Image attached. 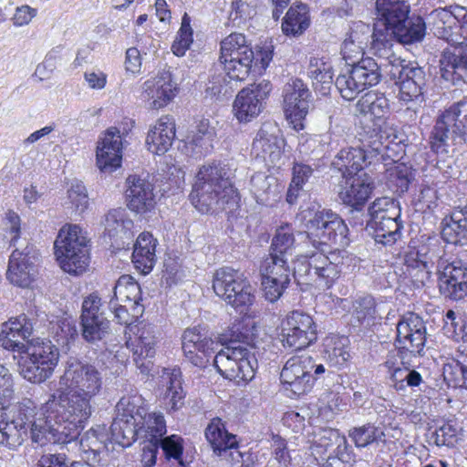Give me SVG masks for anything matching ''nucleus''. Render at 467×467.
I'll return each mask as SVG.
<instances>
[{
  "label": "nucleus",
  "mask_w": 467,
  "mask_h": 467,
  "mask_svg": "<svg viewBox=\"0 0 467 467\" xmlns=\"http://www.w3.org/2000/svg\"><path fill=\"white\" fill-rule=\"evenodd\" d=\"M17 362L19 374L27 381L40 384L49 379L59 360V349L50 340L40 337L28 340Z\"/></svg>",
  "instance_id": "nucleus-10"
},
{
  "label": "nucleus",
  "mask_w": 467,
  "mask_h": 467,
  "mask_svg": "<svg viewBox=\"0 0 467 467\" xmlns=\"http://www.w3.org/2000/svg\"><path fill=\"white\" fill-rule=\"evenodd\" d=\"M175 138V122L170 116H163L150 130L146 143L149 150L161 155L172 145Z\"/></svg>",
  "instance_id": "nucleus-30"
},
{
  "label": "nucleus",
  "mask_w": 467,
  "mask_h": 467,
  "mask_svg": "<svg viewBox=\"0 0 467 467\" xmlns=\"http://www.w3.org/2000/svg\"><path fill=\"white\" fill-rule=\"evenodd\" d=\"M379 17L375 16V23L371 34L372 41L370 44V51L380 59V61H384L395 54L393 46L396 37L393 34H390L388 26H384L383 23L379 26Z\"/></svg>",
  "instance_id": "nucleus-36"
},
{
  "label": "nucleus",
  "mask_w": 467,
  "mask_h": 467,
  "mask_svg": "<svg viewBox=\"0 0 467 467\" xmlns=\"http://www.w3.org/2000/svg\"><path fill=\"white\" fill-rule=\"evenodd\" d=\"M234 169L228 163L213 162L200 168L190 193V200L202 213L225 212L233 214L239 208L240 197L231 182Z\"/></svg>",
  "instance_id": "nucleus-3"
},
{
  "label": "nucleus",
  "mask_w": 467,
  "mask_h": 467,
  "mask_svg": "<svg viewBox=\"0 0 467 467\" xmlns=\"http://www.w3.org/2000/svg\"><path fill=\"white\" fill-rule=\"evenodd\" d=\"M441 76L453 85L467 83V46L445 51L440 60Z\"/></svg>",
  "instance_id": "nucleus-28"
},
{
  "label": "nucleus",
  "mask_w": 467,
  "mask_h": 467,
  "mask_svg": "<svg viewBox=\"0 0 467 467\" xmlns=\"http://www.w3.org/2000/svg\"><path fill=\"white\" fill-rule=\"evenodd\" d=\"M270 255L260 266L262 276L291 282V277L297 284L316 283L319 286L329 288L340 276L343 256L340 252H332L328 255L320 252L301 254L292 260Z\"/></svg>",
  "instance_id": "nucleus-2"
},
{
  "label": "nucleus",
  "mask_w": 467,
  "mask_h": 467,
  "mask_svg": "<svg viewBox=\"0 0 467 467\" xmlns=\"http://www.w3.org/2000/svg\"><path fill=\"white\" fill-rule=\"evenodd\" d=\"M438 286L441 296L452 301L467 296V263L456 259L438 264Z\"/></svg>",
  "instance_id": "nucleus-17"
},
{
  "label": "nucleus",
  "mask_w": 467,
  "mask_h": 467,
  "mask_svg": "<svg viewBox=\"0 0 467 467\" xmlns=\"http://www.w3.org/2000/svg\"><path fill=\"white\" fill-rule=\"evenodd\" d=\"M184 397L185 394L181 382V371L173 369L165 393L166 404L170 407V410H177L183 405Z\"/></svg>",
  "instance_id": "nucleus-58"
},
{
  "label": "nucleus",
  "mask_w": 467,
  "mask_h": 467,
  "mask_svg": "<svg viewBox=\"0 0 467 467\" xmlns=\"http://www.w3.org/2000/svg\"><path fill=\"white\" fill-rule=\"evenodd\" d=\"M279 134L280 130L275 123L265 122L253 141V152L269 167L281 165L284 140Z\"/></svg>",
  "instance_id": "nucleus-20"
},
{
  "label": "nucleus",
  "mask_w": 467,
  "mask_h": 467,
  "mask_svg": "<svg viewBox=\"0 0 467 467\" xmlns=\"http://www.w3.org/2000/svg\"><path fill=\"white\" fill-rule=\"evenodd\" d=\"M427 247L421 246L417 251L416 258L409 264L410 275L418 286H423L431 277V263L428 258Z\"/></svg>",
  "instance_id": "nucleus-49"
},
{
  "label": "nucleus",
  "mask_w": 467,
  "mask_h": 467,
  "mask_svg": "<svg viewBox=\"0 0 467 467\" xmlns=\"http://www.w3.org/2000/svg\"><path fill=\"white\" fill-rule=\"evenodd\" d=\"M205 438L213 454L228 463L240 462L242 453L238 451L236 436L229 433L220 418H213L204 431Z\"/></svg>",
  "instance_id": "nucleus-21"
},
{
  "label": "nucleus",
  "mask_w": 467,
  "mask_h": 467,
  "mask_svg": "<svg viewBox=\"0 0 467 467\" xmlns=\"http://www.w3.org/2000/svg\"><path fill=\"white\" fill-rule=\"evenodd\" d=\"M253 62L254 59H248L247 54H244V58L230 61L218 67L224 72V78H228L230 81L241 82L249 76ZM223 80L226 81L225 78Z\"/></svg>",
  "instance_id": "nucleus-55"
},
{
  "label": "nucleus",
  "mask_w": 467,
  "mask_h": 467,
  "mask_svg": "<svg viewBox=\"0 0 467 467\" xmlns=\"http://www.w3.org/2000/svg\"><path fill=\"white\" fill-rule=\"evenodd\" d=\"M281 336L285 348L301 350L317 340V326L310 315L295 310L283 321Z\"/></svg>",
  "instance_id": "nucleus-15"
},
{
  "label": "nucleus",
  "mask_w": 467,
  "mask_h": 467,
  "mask_svg": "<svg viewBox=\"0 0 467 467\" xmlns=\"http://www.w3.org/2000/svg\"><path fill=\"white\" fill-rule=\"evenodd\" d=\"M28 432L26 429L16 424L6 414L5 420L0 422V445L15 450L26 439Z\"/></svg>",
  "instance_id": "nucleus-48"
},
{
  "label": "nucleus",
  "mask_w": 467,
  "mask_h": 467,
  "mask_svg": "<svg viewBox=\"0 0 467 467\" xmlns=\"http://www.w3.org/2000/svg\"><path fill=\"white\" fill-rule=\"evenodd\" d=\"M12 246L15 250L9 257L6 277L16 285L27 287L37 273L36 266L37 253L34 245L26 240L18 242L15 238Z\"/></svg>",
  "instance_id": "nucleus-14"
},
{
  "label": "nucleus",
  "mask_w": 467,
  "mask_h": 467,
  "mask_svg": "<svg viewBox=\"0 0 467 467\" xmlns=\"http://www.w3.org/2000/svg\"><path fill=\"white\" fill-rule=\"evenodd\" d=\"M443 378L450 386L467 389V354L443 367Z\"/></svg>",
  "instance_id": "nucleus-52"
},
{
  "label": "nucleus",
  "mask_w": 467,
  "mask_h": 467,
  "mask_svg": "<svg viewBox=\"0 0 467 467\" xmlns=\"http://www.w3.org/2000/svg\"><path fill=\"white\" fill-rule=\"evenodd\" d=\"M284 110L296 130L305 128V119L310 107V91L299 78L288 81L283 90Z\"/></svg>",
  "instance_id": "nucleus-18"
},
{
  "label": "nucleus",
  "mask_w": 467,
  "mask_h": 467,
  "mask_svg": "<svg viewBox=\"0 0 467 467\" xmlns=\"http://www.w3.org/2000/svg\"><path fill=\"white\" fill-rule=\"evenodd\" d=\"M335 86L342 98L346 100L354 99L360 92L363 91V86L357 78L352 67L348 74L339 75L337 78Z\"/></svg>",
  "instance_id": "nucleus-56"
},
{
  "label": "nucleus",
  "mask_w": 467,
  "mask_h": 467,
  "mask_svg": "<svg viewBox=\"0 0 467 467\" xmlns=\"http://www.w3.org/2000/svg\"><path fill=\"white\" fill-rule=\"evenodd\" d=\"M366 228L372 232L377 243L393 244L401 236L402 224L400 221V204L394 199H376L368 207Z\"/></svg>",
  "instance_id": "nucleus-12"
},
{
  "label": "nucleus",
  "mask_w": 467,
  "mask_h": 467,
  "mask_svg": "<svg viewBox=\"0 0 467 467\" xmlns=\"http://www.w3.org/2000/svg\"><path fill=\"white\" fill-rule=\"evenodd\" d=\"M141 88L142 99L150 101V107L153 109L166 106L176 94V88L169 71H163L155 78L146 80Z\"/></svg>",
  "instance_id": "nucleus-26"
},
{
  "label": "nucleus",
  "mask_w": 467,
  "mask_h": 467,
  "mask_svg": "<svg viewBox=\"0 0 467 467\" xmlns=\"http://www.w3.org/2000/svg\"><path fill=\"white\" fill-rule=\"evenodd\" d=\"M431 148L447 153L451 145H467V97L452 103L436 119L431 134Z\"/></svg>",
  "instance_id": "nucleus-7"
},
{
  "label": "nucleus",
  "mask_w": 467,
  "mask_h": 467,
  "mask_svg": "<svg viewBox=\"0 0 467 467\" xmlns=\"http://www.w3.org/2000/svg\"><path fill=\"white\" fill-rule=\"evenodd\" d=\"M139 424L116 416L110 426L113 441L122 447L130 446L136 440H139Z\"/></svg>",
  "instance_id": "nucleus-47"
},
{
  "label": "nucleus",
  "mask_w": 467,
  "mask_h": 467,
  "mask_svg": "<svg viewBox=\"0 0 467 467\" xmlns=\"http://www.w3.org/2000/svg\"><path fill=\"white\" fill-rule=\"evenodd\" d=\"M126 199L129 209L136 213H146L155 205L153 184L145 178L130 175L126 180Z\"/></svg>",
  "instance_id": "nucleus-25"
},
{
  "label": "nucleus",
  "mask_w": 467,
  "mask_h": 467,
  "mask_svg": "<svg viewBox=\"0 0 467 467\" xmlns=\"http://www.w3.org/2000/svg\"><path fill=\"white\" fill-rule=\"evenodd\" d=\"M367 155L363 149L349 147L342 149L332 161V166L341 172L342 178L357 175L359 172H366Z\"/></svg>",
  "instance_id": "nucleus-32"
},
{
  "label": "nucleus",
  "mask_w": 467,
  "mask_h": 467,
  "mask_svg": "<svg viewBox=\"0 0 467 467\" xmlns=\"http://www.w3.org/2000/svg\"><path fill=\"white\" fill-rule=\"evenodd\" d=\"M68 199L77 213H82L88 206L87 189L82 182L74 181L67 191Z\"/></svg>",
  "instance_id": "nucleus-60"
},
{
  "label": "nucleus",
  "mask_w": 467,
  "mask_h": 467,
  "mask_svg": "<svg viewBox=\"0 0 467 467\" xmlns=\"http://www.w3.org/2000/svg\"><path fill=\"white\" fill-rule=\"evenodd\" d=\"M370 34V26L361 21L353 24L348 36L341 47L343 58L349 66L355 65L361 58H365L364 47Z\"/></svg>",
  "instance_id": "nucleus-29"
},
{
  "label": "nucleus",
  "mask_w": 467,
  "mask_h": 467,
  "mask_svg": "<svg viewBox=\"0 0 467 467\" xmlns=\"http://www.w3.org/2000/svg\"><path fill=\"white\" fill-rule=\"evenodd\" d=\"M214 132L207 119L202 120L193 134L189 137L190 143L199 148L200 154H207L213 149Z\"/></svg>",
  "instance_id": "nucleus-57"
},
{
  "label": "nucleus",
  "mask_w": 467,
  "mask_h": 467,
  "mask_svg": "<svg viewBox=\"0 0 467 467\" xmlns=\"http://www.w3.org/2000/svg\"><path fill=\"white\" fill-rule=\"evenodd\" d=\"M55 255L61 269L78 275L89 264L88 240L77 224H66L58 232L54 243Z\"/></svg>",
  "instance_id": "nucleus-8"
},
{
  "label": "nucleus",
  "mask_w": 467,
  "mask_h": 467,
  "mask_svg": "<svg viewBox=\"0 0 467 467\" xmlns=\"http://www.w3.org/2000/svg\"><path fill=\"white\" fill-rule=\"evenodd\" d=\"M271 89L270 81L263 79L239 91L233 105L239 122L247 123L259 116Z\"/></svg>",
  "instance_id": "nucleus-19"
},
{
  "label": "nucleus",
  "mask_w": 467,
  "mask_h": 467,
  "mask_svg": "<svg viewBox=\"0 0 467 467\" xmlns=\"http://www.w3.org/2000/svg\"><path fill=\"white\" fill-rule=\"evenodd\" d=\"M375 16L379 25L389 26L396 41L403 45L421 42L426 35V23L422 16L410 15L406 0H376Z\"/></svg>",
  "instance_id": "nucleus-5"
},
{
  "label": "nucleus",
  "mask_w": 467,
  "mask_h": 467,
  "mask_svg": "<svg viewBox=\"0 0 467 467\" xmlns=\"http://www.w3.org/2000/svg\"><path fill=\"white\" fill-rule=\"evenodd\" d=\"M307 75L312 80L313 87L322 95L329 93L333 84V66L327 57H310Z\"/></svg>",
  "instance_id": "nucleus-34"
},
{
  "label": "nucleus",
  "mask_w": 467,
  "mask_h": 467,
  "mask_svg": "<svg viewBox=\"0 0 467 467\" xmlns=\"http://www.w3.org/2000/svg\"><path fill=\"white\" fill-rule=\"evenodd\" d=\"M139 343L135 352L146 358H153L155 355L156 337L151 327H144L140 330Z\"/></svg>",
  "instance_id": "nucleus-62"
},
{
  "label": "nucleus",
  "mask_w": 467,
  "mask_h": 467,
  "mask_svg": "<svg viewBox=\"0 0 467 467\" xmlns=\"http://www.w3.org/2000/svg\"><path fill=\"white\" fill-rule=\"evenodd\" d=\"M52 394L44 403V410L47 413L45 416L38 411L36 404L29 400L24 399L22 401L15 404L8 415L16 424L23 427L30 432L32 442L45 446L47 443L66 444L75 441L77 432H75L66 419L60 420L57 416L58 407L51 406Z\"/></svg>",
  "instance_id": "nucleus-4"
},
{
  "label": "nucleus",
  "mask_w": 467,
  "mask_h": 467,
  "mask_svg": "<svg viewBox=\"0 0 467 467\" xmlns=\"http://www.w3.org/2000/svg\"><path fill=\"white\" fill-rule=\"evenodd\" d=\"M383 436V431L372 423L353 427L348 431V437L357 448L368 447L380 441Z\"/></svg>",
  "instance_id": "nucleus-51"
},
{
  "label": "nucleus",
  "mask_w": 467,
  "mask_h": 467,
  "mask_svg": "<svg viewBox=\"0 0 467 467\" xmlns=\"http://www.w3.org/2000/svg\"><path fill=\"white\" fill-rule=\"evenodd\" d=\"M295 236L288 225L280 226L272 239L270 255L293 260L295 254Z\"/></svg>",
  "instance_id": "nucleus-45"
},
{
  "label": "nucleus",
  "mask_w": 467,
  "mask_h": 467,
  "mask_svg": "<svg viewBox=\"0 0 467 467\" xmlns=\"http://www.w3.org/2000/svg\"><path fill=\"white\" fill-rule=\"evenodd\" d=\"M32 335L33 324L26 316L10 318L1 325L0 345L5 349L23 354Z\"/></svg>",
  "instance_id": "nucleus-22"
},
{
  "label": "nucleus",
  "mask_w": 467,
  "mask_h": 467,
  "mask_svg": "<svg viewBox=\"0 0 467 467\" xmlns=\"http://www.w3.org/2000/svg\"><path fill=\"white\" fill-rule=\"evenodd\" d=\"M373 180L367 172H359L357 175L344 179V184L340 185L338 198L350 207L349 213L353 219H358L356 224L364 223L363 208L373 190Z\"/></svg>",
  "instance_id": "nucleus-16"
},
{
  "label": "nucleus",
  "mask_w": 467,
  "mask_h": 467,
  "mask_svg": "<svg viewBox=\"0 0 467 467\" xmlns=\"http://www.w3.org/2000/svg\"><path fill=\"white\" fill-rule=\"evenodd\" d=\"M356 107L360 114L374 118L378 121H382L389 113V99L383 93L368 92L361 97Z\"/></svg>",
  "instance_id": "nucleus-38"
},
{
  "label": "nucleus",
  "mask_w": 467,
  "mask_h": 467,
  "mask_svg": "<svg viewBox=\"0 0 467 467\" xmlns=\"http://www.w3.org/2000/svg\"><path fill=\"white\" fill-rule=\"evenodd\" d=\"M427 343V337L419 333L417 335L402 336L397 332L395 338V348L398 351L401 364L404 365V359L410 356L423 357L425 355V346Z\"/></svg>",
  "instance_id": "nucleus-41"
},
{
  "label": "nucleus",
  "mask_w": 467,
  "mask_h": 467,
  "mask_svg": "<svg viewBox=\"0 0 467 467\" xmlns=\"http://www.w3.org/2000/svg\"><path fill=\"white\" fill-rule=\"evenodd\" d=\"M156 244L157 240L148 232L141 233L134 244L132 262L136 269L143 275L149 274L155 265Z\"/></svg>",
  "instance_id": "nucleus-31"
},
{
  "label": "nucleus",
  "mask_w": 467,
  "mask_h": 467,
  "mask_svg": "<svg viewBox=\"0 0 467 467\" xmlns=\"http://www.w3.org/2000/svg\"><path fill=\"white\" fill-rule=\"evenodd\" d=\"M330 437L337 440L333 453H330L324 463L325 467H351L356 462V456L345 436L339 432H327Z\"/></svg>",
  "instance_id": "nucleus-43"
},
{
  "label": "nucleus",
  "mask_w": 467,
  "mask_h": 467,
  "mask_svg": "<svg viewBox=\"0 0 467 467\" xmlns=\"http://www.w3.org/2000/svg\"><path fill=\"white\" fill-rule=\"evenodd\" d=\"M80 326L83 338L90 344H96L103 340L109 334V321L104 316L97 317L88 321L81 320Z\"/></svg>",
  "instance_id": "nucleus-50"
},
{
  "label": "nucleus",
  "mask_w": 467,
  "mask_h": 467,
  "mask_svg": "<svg viewBox=\"0 0 467 467\" xmlns=\"http://www.w3.org/2000/svg\"><path fill=\"white\" fill-rule=\"evenodd\" d=\"M276 179L264 172H257L251 178V192L257 203L267 205L275 201Z\"/></svg>",
  "instance_id": "nucleus-40"
},
{
  "label": "nucleus",
  "mask_w": 467,
  "mask_h": 467,
  "mask_svg": "<svg viewBox=\"0 0 467 467\" xmlns=\"http://www.w3.org/2000/svg\"><path fill=\"white\" fill-rule=\"evenodd\" d=\"M310 26L309 8L306 4H296L289 7L283 23L282 30L285 36L302 35Z\"/></svg>",
  "instance_id": "nucleus-35"
},
{
  "label": "nucleus",
  "mask_w": 467,
  "mask_h": 467,
  "mask_svg": "<svg viewBox=\"0 0 467 467\" xmlns=\"http://www.w3.org/2000/svg\"><path fill=\"white\" fill-rule=\"evenodd\" d=\"M214 342L202 334L198 327L188 328L182 335L185 358L195 367L205 368L213 358Z\"/></svg>",
  "instance_id": "nucleus-24"
},
{
  "label": "nucleus",
  "mask_w": 467,
  "mask_h": 467,
  "mask_svg": "<svg viewBox=\"0 0 467 467\" xmlns=\"http://www.w3.org/2000/svg\"><path fill=\"white\" fill-rule=\"evenodd\" d=\"M434 16V34L439 38L446 40L451 45H461L459 32L457 31L458 16L457 6L452 11L448 9L435 10L432 13Z\"/></svg>",
  "instance_id": "nucleus-33"
},
{
  "label": "nucleus",
  "mask_w": 467,
  "mask_h": 467,
  "mask_svg": "<svg viewBox=\"0 0 467 467\" xmlns=\"http://www.w3.org/2000/svg\"><path fill=\"white\" fill-rule=\"evenodd\" d=\"M396 331L401 334L417 335L419 333L427 337V328L424 320L417 314L409 312L404 314L398 321Z\"/></svg>",
  "instance_id": "nucleus-59"
},
{
  "label": "nucleus",
  "mask_w": 467,
  "mask_h": 467,
  "mask_svg": "<svg viewBox=\"0 0 467 467\" xmlns=\"http://www.w3.org/2000/svg\"><path fill=\"white\" fill-rule=\"evenodd\" d=\"M409 64H410V62L400 59V57H397L395 54L391 56V57L379 63V65L382 66V73L385 72L397 85L405 74V69H407Z\"/></svg>",
  "instance_id": "nucleus-61"
},
{
  "label": "nucleus",
  "mask_w": 467,
  "mask_h": 467,
  "mask_svg": "<svg viewBox=\"0 0 467 467\" xmlns=\"http://www.w3.org/2000/svg\"><path fill=\"white\" fill-rule=\"evenodd\" d=\"M353 307L354 315L360 322L373 318L376 313V303L371 296L358 297L355 300Z\"/></svg>",
  "instance_id": "nucleus-64"
},
{
  "label": "nucleus",
  "mask_w": 467,
  "mask_h": 467,
  "mask_svg": "<svg viewBox=\"0 0 467 467\" xmlns=\"http://www.w3.org/2000/svg\"><path fill=\"white\" fill-rule=\"evenodd\" d=\"M387 179L390 187L402 194L408 192L410 184L414 180V173L410 167L403 163L396 164L387 170Z\"/></svg>",
  "instance_id": "nucleus-53"
},
{
  "label": "nucleus",
  "mask_w": 467,
  "mask_h": 467,
  "mask_svg": "<svg viewBox=\"0 0 467 467\" xmlns=\"http://www.w3.org/2000/svg\"><path fill=\"white\" fill-rule=\"evenodd\" d=\"M122 160V139L115 127L109 128L97 146V165L101 171L112 172L120 166Z\"/></svg>",
  "instance_id": "nucleus-23"
},
{
  "label": "nucleus",
  "mask_w": 467,
  "mask_h": 467,
  "mask_svg": "<svg viewBox=\"0 0 467 467\" xmlns=\"http://www.w3.org/2000/svg\"><path fill=\"white\" fill-rule=\"evenodd\" d=\"M116 416L140 423L149 412L145 400L140 395L122 397L116 405Z\"/></svg>",
  "instance_id": "nucleus-42"
},
{
  "label": "nucleus",
  "mask_w": 467,
  "mask_h": 467,
  "mask_svg": "<svg viewBox=\"0 0 467 467\" xmlns=\"http://www.w3.org/2000/svg\"><path fill=\"white\" fill-rule=\"evenodd\" d=\"M213 289L218 297L241 314L246 313L255 299L250 281L243 273L228 266L214 272Z\"/></svg>",
  "instance_id": "nucleus-11"
},
{
  "label": "nucleus",
  "mask_w": 467,
  "mask_h": 467,
  "mask_svg": "<svg viewBox=\"0 0 467 467\" xmlns=\"http://www.w3.org/2000/svg\"><path fill=\"white\" fill-rule=\"evenodd\" d=\"M244 339H248V337L236 335V338L232 337L227 346L213 359L217 371L223 378L237 384L251 381L257 368V360L247 348Z\"/></svg>",
  "instance_id": "nucleus-6"
},
{
  "label": "nucleus",
  "mask_w": 467,
  "mask_h": 467,
  "mask_svg": "<svg viewBox=\"0 0 467 467\" xmlns=\"http://www.w3.org/2000/svg\"><path fill=\"white\" fill-rule=\"evenodd\" d=\"M442 240L456 246L467 244V224L448 214L441 222Z\"/></svg>",
  "instance_id": "nucleus-46"
},
{
  "label": "nucleus",
  "mask_w": 467,
  "mask_h": 467,
  "mask_svg": "<svg viewBox=\"0 0 467 467\" xmlns=\"http://www.w3.org/2000/svg\"><path fill=\"white\" fill-rule=\"evenodd\" d=\"M139 440L141 443H160L166 434V422L161 413L148 412L139 424Z\"/></svg>",
  "instance_id": "nucleus-37"
},
{
  "label": "nucleus",
  "mask_w": 467,
  "mask_h": 467,
  "mask_svg": "<svg viewBox=\"0 0 467 467\" xmlns=\"http://www.w3.org/2000/svg\"><path fill=\"white\" fill-rule=\"evenodd\" d=\"M426 82L427 78L423 67L416 62H410L398 84L400 87V99L405 102L423 101Z\"/></svg>",
  "instance_id": "nucleus-27"
},
{
  "label": "nucleus",
  "mask_w": 467,
  "mask_h": 467,
  "mask_svg": "<svg viewBox=\"0 0 467 467\" xmlns=\"http://www.w3.org/2000/svg\"><path fill=\"white\" fill-rule=\"evenodd\" d=\"M111 299L130 304L132 309H136L141 300V289L139 283L131 275H121L114 286Z\"/></svg>",
  "instance_id": "nucleus-39"
},
{
  "label": "nucleus",
  "mask_w": 467,
  "mask_h": 467,
  "mask_svg": "<svg viewBox=\"0 0 467 467\" xmlns=\"http://www.w3.org/2000/svg\"><path fill=\"white\" fill-rule=\"evenodd\" d=\"M59 384L66 388L52 393L49 405L58 407L57 416L60 420L66 419L78 438L94 411L92 400L102 391V374L95 365L69 357Z\"/></svg>",
  "instance_id": "nucleus-1"
},
{
  "label": "nucleus",
  "mask_w": 467,
  "mask_h": 467,
  "mask_svg": "<svg viewBox=\"0 0 467 467\" xmlns=\"http://www.w3.org/2000/svg\"><path fill=\"white\" fill-rule=\"evenodd\" d=\"M327 371L322 363L307 355L295 356L290 358L285 364L280 379L285 390L291 395L300 396L308 392L314 381Z\"/></svg>",
  "instance_id": "nucleus-13"
},
{
  "label": "nucleus",
  "mask_w": 467,
  "mask_h": 467,
  "mask_svg": "<svg viewBox=\"0 0 467 467\" xmlns=\"http://www.w3.org/2000/svg\"><path fill=\"white\" fill-rule=\"evenodd\" d=\"M306 230L300 234L317 251L324 253V247L336 245L338 248L347 247L350 239L348 228L345 221L331 210L323 209L316 212L306 223Z\"/></svg>",
  "instance_id": "nucleus-9"
},
{
  "label": "nucleus",
  "mask_w": 467,
  "mask_h": 467,
  "mask_svg": "<svg viewBox=\"0 0 467 467\" xmlns=\"http://www.w3.org/2000/svg\"><path fill=\"white\" fill-rule=\"evenodd\" d=\"M104 231L109 237H115L119 234H126L132 226L131 220L125 218V212L121 209L109 211L104 217Z\"/></svg>",
  "instance_id": "nucleus-54"
},
{
  "label": "nucleus",
  "mask_w": 467,
  "mask_h": 467,
  "mask_svg": "<svg viewBox=\"0 0 467 467\" xmlns=\"http://www.w3.org/2000/svg\"><path fill=\"white\" fill-rule=\"evenodd\" d=\"M289 282L262 276V286L265 297L271 303L277 301L284 291L288 287Z\"/></svg>",
  "instance_id": "nucleus-63"
},
{
  "label": "nucleus",
  "mask_w": 467,
  "mask_h": 467,
  "mask_svg": "<svg viewBox=\"0 0 467 467\" xmlns=\"http://www.w3.org/2000/svg\"><path fill=\"white\" fill-rule=\"evenodd\" d=\"M363 86V90L367 88L376 86L382 78V66L372 57L361 58L351 67Z\"/></svg>",
  "instance_id": "nucleus-44"
}]
</instances>
